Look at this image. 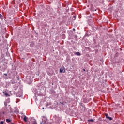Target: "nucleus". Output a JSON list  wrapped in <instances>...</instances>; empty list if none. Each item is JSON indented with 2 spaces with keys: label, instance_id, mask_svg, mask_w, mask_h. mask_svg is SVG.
<instances>
[{
  "label": "nucleus",
  "instance_id": "4468645a",
  "mask_svg": "<svg viewBox=\"0 0 124 124\" xmlns=\"http://www.w3.org/2000/svg\"><path fill=\"white\" fill-rule=\"evenodd\" d=\"M4 75H5V76H7V74H4Z\"/></svg>",
  "mask_w": 124,
  "mask_h": 124
},
{
  "label": "nucleus",
  "instance_id": "f257e3e1",
  "mask_svg": "<svg viewBox=\"0 0 124 124\" xmlns=\"http://www.w3.org/2000/svg\"><path fill=\"white\" fill-rule=\"evenodd\" d=\"M4 95L6 96V97H8V96H10L9 94L5 92H3Z\"/></svg>",
  "mask_w": 124,
  "mask_h": 124
},
{
  "label": "nucleus",
  "instance_id": "a211bd4d",
  "mask_svg": "<svg viewBox=\"0 0 124 124\" xmlns=\"http://www.w3.org/2000/svg\"><path fill=\"white\" fill-rule=\"evenodd\" d=\"M73 17H74V18H75V16H74Z\"/></svg>",
  "mask_w": 124,
  "mask_h": 124
},
{
  "label": "nucleus",
  "instance_id": "f3484780",
  "mask_svg": "<svg viewBox=\"0 0 124 124\" xmlns=\"http://www.w3.org/2000/svg\"><path fill=\"white\" fill-rule=\"evenodd\" d=\"M73 30V31H75V29H74V28Z\"/></svg>",
  "mask_w": 124,
  "mask_h": 124
},
{
  "label": "nucleus",
  "instance_id": "0eeeda50",
  "mask_svg": "<svg viewBox=\"0 0 124 124\" xmlns=\"http://www.w3.org/2000/svg\"><path fill=\"white\" fill-rule=\"evenodd\" d=\"M17 96H19V97H21V96H22V93H20V94L19 95V93H17Z\"/></svg>",
  "mask_w": 124,
  "mask_h": 124
},
{
  "label": "nucleus",
  "instance_id": "2eb2a0df",
  "mask_svg": "<svg viewBox=\"0 0 124 124\" xmlns=\"http://www.w3.org/2000/svg\"><path fill=\"white\" fill-rule=\"evenodd\" d=\"M42 118H46V117H45V116H42Z\"/></svg>",
  "mask_w": 124,
  "mask_h": 124
},
{
  "label": "nucleus",
  "instance_id": "f03ea898",
  "mask_svg": "<svg viewBox=\"0 0 124 124\" xmlns=\"http://www.w3.org/2000/svg\"><path fill=\"white\" fill-rule=\"evenodd\" d=\"M11 121H12L11 119H10V118L6 119V122L7 123H10V122H11Z\"/></svg>",
  "mask_w": 124,
  "mask_h": 124
},
{
  "label": "nucleus",
  "instance_id": "20e7f679",
  "mask_svg": "<svg viewBox=\"0 0 124 124\" xmlns=\"http://www.w3.org/2000/svg\"><path fill=\"white\" fill-rule=\"evenodd\" d=\"M76 55H77V56H81V53H80L79 52H77L76 53Z\"/></svg>",
  "mask_w": 124,
  "mask_h": 124
},
{
  "label": "nucleus",
  "instance_id": "dca6fc26",
  "mask_svg": "<svg viewBox=\"0 0 124 124\" xmlns=\"http://www.w3.org/2000/svg\"><path fill=\"white\" fill-rule=\"evenodd\" d=\"M83 71H86V70H85V69H84Z\"/></svg>",
  "mask_w": 124,
  "mask_h": 124
},
{
  "label": "nucleus",
  "instance_id": "9b49d317",
  "mask_svg": "<svg viewBox=\"0 0 124 124\" xmlns=\"http://www.w3.org/2000/svg\"><path fill=\"white\" fill-rule=\"evenodd\" d=\"M4 123V122H3V121H1L0 122V124H3Z\"/></svg>",
  "mask_w": 124,
  "mask_h": 124
},
{
  "label": "nucleus",
  "instance_id": "1a4fd4ad",
  "mask_svg": "<svg viewBox=\"0 0 124 124\" xmlns=\"http://www.w3.org/2000/svg\"><path fill=\"white\" fill-rule=\"evenodd\" d=\"M88 122H93V119L88 120Z\"/></svg>",
  "mask_w": 124,
  "mask_h": 124
},
{
  "label": "nucleus",
  "instance_id": "f8f14e48",
  "mask_svg": "<svg viewBox=\"0 0 124 124\" xmlns=\"http://www.w3.org/2000/svg\"><path fill=\"white\" fill-rule=\"evenodd\" d=\"M2 17V15H1V14H0V18H1Z\"/></svg>",
  "mask_w": 124,
  "mask_h": 124
},
{
  "label": "nucleus",
  "instance_id": "6e6552de",
  "mask_svg": "<svg viewBox=\"0 0 124 124\" xmlns=\"http://www.w3.org/2000/svg\"><path fill=\"white\" fill-rule=\"evenodd\" d=\"M60 73H62V72H63V69H60Z\"/></svg>",
  "mask_w": 124,
  "mask_h": 124
},
{
  "label": "nucleus",
  "instance_id": "ddd939ff",
  "mask_svg": "<svg viewBox=\"0 0 124 124\" xmlns=\"http://www.w3.org/2000/svg\"><path fill=\"white\" fill-rule=\"evenodd\" d=\"M3 115H5L6 114V113L3 112Z\"/></svg>",
  "mask_w": 124,
  "mask_h": 124
},
{
  "label": "nucleus",
  "instance_id": "9d476101",
  "mask_svg": "<svg viewBox=\"0 0 124 124\" xmlns=\"http://www.w3.org/2000/svg\"><path fill=\"white\" fill-rule=\"evenodd\" d=\"M105 117H106V119H107L108 118V114H105Z\"/></svg>",
  "mask_w": 124,
  "mask_h": 124
},
{
  "label": "nucleus",
  "instance_id": "423d86ee",
  "mask_svg": "<svg viewBox=\"0 0 124 124\" xmlns=\"http://www.w3.org/2000/svg\"><path fill=\"white\" fill-rule=\"evenodd\" d=\"M37 124V123H36V121L35 120L33 121L32 122V124Z\"/></svg>",
  "mask_w": 124,
  "mask_h": 124
},
{
  "label": "nucleus",
  "instance_id": "39448f33",
  "mask_svg": "<svg viewBox=\"0 0 124 124\" xmlns=\"http://www.w3.org/2000/svg\"><path fill=\"white\" fill-rule=\"evenodd\" d=\"M107 119H108V120H109V121H112V120H113L112 117H109V116H108Z\"/></svg>",
  "mask_w": 124,
  "mask_h": 124
},
{
  "label": "nucleus",
  "instance_id": "7ed1b4c3",
  "mask_svg": "<svg viewBox=\"0 0 124 124\" xmlns=\"http://www.w3.org/2000/svg\"><path fill=\"white\" fill-rule=\"evenodd\" d=\"M23 117H24V118H23V120H24V122H27V116H23Z\"/></svg>",
  "mask_w": 124,
  "mask_h": 124
}]
</instances>
